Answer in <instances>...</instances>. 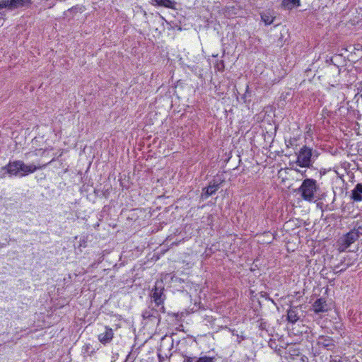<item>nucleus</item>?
Wrapping results in <instances>:
<instances>
[{"label": "nucleus", "mask_w": 362, "mask_h": 362, "mask_svg": "<svg viewBox=\"0 0 362 362\" xmlns=\"http://www.w3.org/2000/svg\"><path fill=\"white\" fill-rule=\"evenodd\" d=\"M359 238V233L355 230L349 232L343 238L344 249L348 248Z\"/></svg>", "instance_id": "423d86ee"}, {"label": "nucleus", "mask_w": 362, "mask_h": 362, "mask_svg": "<svg viewBox=\"0 0 362 362\" xmlns=\"http://www.w3.org/2000/svg\"><path fill=\"white\" fill-rule=\"evenodd\" d=\"M219 188V184L216 182L211 183L209 185L208 187H204L203 189V192L202 194V197L203 199H206L209 196L214 194Z\"/></svg>", "instance_id": "0eeeda50"}, {"label": "nucleus", "mask_w": 362, "mask_h": 362, "mask_svg": "<svg viewBox=\"0 0 362 362\" xmlns=\"http://www.w3.org/2000/svg\"><path fill=\"white\" fill-rule=\"evenodd\" d=\"M215 358L207 356L199 357L197 359L196 362H214Z\"/></svg>", "instance_id": "a211bd4d"}, {"label": "nucleus", "mask_w": 362, "mask_h": 362, "mask_svg": "<svg viewBox=\"0 0 362 362\" xmlns=\"http://www.w3.org/2000/svg\"><path fill=\"white\" fill-rule=\"evenodd\" d=\"M7 171L11 175H18L20 173V160L9 163L7 165Z\"/></svg>", "instance_id": "f8f14e48"}, {"label": "nucleus", "mask_w": 362, "mask_h": 362, "mask_svg": "<svg viewBox=\"0 0 362 362\" xmlns=\"http://www.w3.org/2000/svg\"><path fill=\"white\" fill-rule=\"evenodd\" d=\"M12 1V6H13V10L18 8L19 7L28 6L31 4L32 1L31 0H11Z\"/></svg>", "instance_id": "dca6fc26"}, {"label": "nucleus", "mask_w": 362, "mask_h": 362, "mask_svg": "<svg viewBox=\"0 0 362 362\" xmlns=\"http://www.w3.org/2000/svg\"><path fill=\"white\" fill-rule=\"evenodd\" d=\"M162 282H156L153 289V298L156 305H160L164 300Z\"/></svg>", "instance_id": "20e7f679"}, {"label": "nucleus", "mask_w": 362, "mask_h": 362, "mask_svg": "<svg viewBox=\"0 0 362 362\" xmlns=\"http://www.w3.org/2000/svg\"><path fill=\"white\" fill-rule=\"evenodd\" d=\"M114 336L113 330L105 327L104 331L98 334V340L103 344H106L112 339Z\"/></svg>", "instance_id": "39448f33"}, {"label": "nucleus", "mask_w": 362, "mask_h": 362, "mask_svg": "<svg viewBox=\"0 0 362 362\" xmlns=\"http://www.w3.org/2000/svg\"><path fill=\"white\" fill-rule=\"evenodd\" d=\"M312 156V148L306 146H303L297 154V164L300 167H310V165H311Z\"/></svg>", "instance_id": "f03ea898"}, {"label": "nucleus", "mask_w": 362, "mask_h": 362, "mask_svg": "<svg viewBox=\"0 0 362 362\" xmlns=\"http://www.w3.org/2000/svg\"><path fill=\"white\" fill-rule=\"evenodd\" d=\"M300 6V0H283L281 6L285 9L291 10L295 6Z\"/></svg>", "instance_id": "2eb2a0df"}, {"label": "nucleus", "mask_w": 362, "mask_h": 362, "mask_svg": "<svg viewBox=\"0 0 362 362\" xmlns=\"http://www.w3.org/2000/svg\"><path fill=\"white\" fill-rule=\"evenodd\" d=\"M47 164L36 166L35 165H26L23 161L20 160V173L21 176H24L35 172L36 170L44 168Z\"/></svg>", "instance_id": "7ed1b4c3"}, {"label": "nucleus", "mask_w": 362, "mask_h": 362, "mask_svg": "<svg viewBox=\"0 0 362 362\" xmlns=\"http://www.w3.org/2000/svg\"><path fill=\"white\" fill-rule=\"evenodd\" d=\"M153 4L158 6H162L171 9H176L175 7V2L172 0H152Z\"/></svg>", "instance_id": "9d476101"}, {"label": "nucleus", "mask_w": 362, "mask_h": 362, "mask_svg": "<svg viewBox=\"0 0 362 362\" xmlns=\"http://www.w3.org/2000/svg\"><path fill=\"white\" fill-rule=\"evenodd\" d=\"M313 310L316 313H322L327 310V304L326 301L320 298L317 299L313 305Z\"/></svg>", "instance_id": "1a4fd4ad"}, {"label": "nucleus", "mask_w": 362, "mask_h": 362, "mask_svg": "<svg viewBox=\"0 0 362 362\" xmlns=\"http://www.w3.org/2000/svg\"><path fill=\"white\" fill-rule=\"evenodd\" d=\"M197 359L196 358H194V357H189L187 356L185 359V362H196Z\"/></svg>", "instance_id": "6ab92c4d"}, {"label": "nucleus", "mask_w": 362, "mask_h": 362, "mask_svg": "<svg viewBox=\"0 0 362 362\" xmlns=\"http://www.w3.org/2000/svg\"><path fill=\"white\" fill-rule=\"evenodd\" d=\"M274 19L275 16L269 11H267L261 13V20L266 25H271L274 22Z\"/></svg>", "instance_id": "ddd939ff"}, {"label": "nucleus", "mask_w": 362, "mask_h": 362, "mask_svg": "<svg viewBox=\"0 0 362 362\" xmlns=\"http://www.w3.org/2000/svg\"><path fill=\"white\" fill-rule=\"evenodd\" d=\"M330 362H341V361H336V360H334V361H331Z\"/></svg>", "instance_id": "aec40b11"}, {"label": "nucleus", "mask_w": 362, "mask_h": 362, "mask_svg": "<svg viewBox=\"0 0 362 362\" xmlns=\"http://www.w3.org/2000/svg\"><path fill=\"white\" fill-rule=\"evenodd\" d=\"M11 0H0V9L7 8L8 10H13V6Z\"/></svg>", "instance_id": "f3484780"}, {"label": "nucleus", "mask_w": 362, "mask_h": 362, "mask_svg": "<svg viewBox=\"0 0 362 362\" xmlns=\"http://www.w3.org/2000/svg\"><path fill=\"white\" fill-rule=\"evenodd\" d=\"M299 190L301 192L303 199L311 202L314 199V194L316 191V181L313 179H305Z\"/></svg>", "instance_id": "f257e3e1"}, {"label": "nucleus", "mask_w": 362, "mask_h": 362, "mask_svg": "<svg viewBox=\"0 0 362 362\" xmlns=\"http://www.w3.org/2000/svg\"><path fill=\"white\" fill-rule=\"evenodd\" d=\"M287 319L291 323H295L299 319L298 315V308L293 307L288 310L287 313Z\"/></svg>", "instance_id": "4468645a"}, {"label": "nucleus", "mask_w": 362, "mask_h": 362, "mask_svg": "<svg viewBox=\"0 0 362 362\" xmlns=\"http://www.w3.org/2000/svg\"><path fill=\"white\" fill-rule=\"evenodd\" d=\"M342 269H339V271H336L335 273H337V272H341Z\"/></svg>", "instance_id": "412c9836"}, {"label": "nucleus", "mask_w": 362, "mask_h": 362, "mask_svg": "<svg viewBox=\"0 0 362 362\" xmlns=\"http://www.w3.org/2000/svg\"><path fill=\"white\" fill-rule=\"evenodd\" d=\"M351 197L354 202L362 201V184L358 183L356 185L352 190Z\"/></svg>", "instance_id": "9b49d317"}, {"label": "nucleus", "mask_w": 362, "mask_h": 362, "mask_svg": "<svg viewBox=\"0 0 362 362\" xmlns=\"http://www.w3.org/2000/svg\"><path fill=\"white\" fill-rule=\"evenodd\" d=\"M317 344L319 346L330 349L334 346V341L329 337L320 336L318 338Z\"/></svg>", "instance_id": "6e6552de"}]
</instances>
